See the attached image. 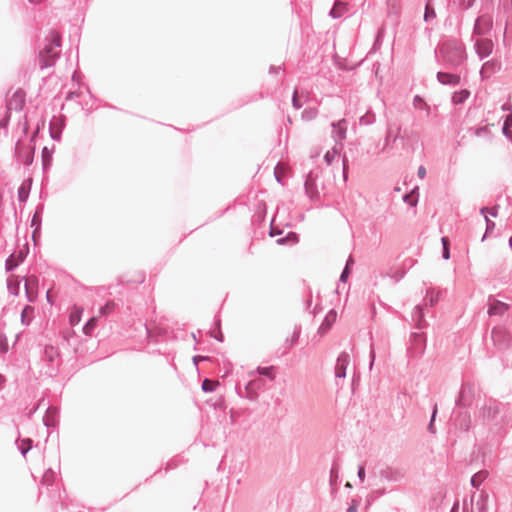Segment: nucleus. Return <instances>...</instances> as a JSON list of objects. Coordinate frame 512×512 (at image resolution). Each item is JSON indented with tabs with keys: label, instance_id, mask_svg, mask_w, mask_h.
I'll use <instances>...</instances> for the list:
<instances>
[{
	"label": "nucleus",
	"instance_id": "44",
	"mask_svg": "<svg viewBox=\"0 0 512 512\" xmlns=\"http://www.w3.org/2000/svg\"><path fill=\"white\" fill-rule=\"evenodd\" d=\"M490 214H491L492 216H494V217H495V216L497 215V211H496V209H495V208H492V209L490 210Z\"/></svg>",
	"mask_w": 512,
	"mask_h": 512
},
{
	"label": "nucleus",
	"instance_id": "28",
	"mask_svg": "<svg viewBox=\"0 0 512 512\" xmlns=\"http://www.w3.org/2000/svg\"><path fill=\"white\" fill-rule=\"evenodd\" d=\"M336 155H337V152L335 150L328 151L324 156V159L327 162V164H330Z\"/></svg>",
	"mask_w": 512,
	"mask_h": 512
},
{
	"label": "nucleus",
	"instance_id": "7",
	"mask_svg": "<svg viewBox=\"0 0 512 512\" xmlns=\"http://www.w3.org/2000/svg\"><path fill=\"white\" fill-rule=\"evenodd\" d=\"M492 27V18L489 15L479 17L475 24V32L477 34H484Z\"/></svg>",
	"mask_w": 512,
	"mask_h": 512
},
{
	"label": "nucleus",
	"instance_id": "34",
	"mask_svg": "<svg viewBox=\"0 0 512 512\" xmlns=\"http://www.w3.org/2000/svg\"><path fill=\"white\" fill-rule=\"evenodd\" d=\"M449 257H450L449 247L443 248V258L447 260V259H449Z\"/></svg>",
	"mask_w": 512,
	"mask_h": 512
},
{
	"label": "nucleus",
	"instance_id": "19",
	"mask_svg": "<svg viewBox=\"0 0 512 512\" xmlns=\"http://www.w3.org/2000/svg\"><path fill=\"white\" fill-rule=\"evenodd\" d=\"M115 308V303L113 301H108L104 306L99 309L100 316H106L110 314Z\"/></svg>",
	"mask_w": 512,
	"mask_h": 512
},
{
	"label": "nucleus",
	"instance_id": "30",
	"mask_svg": "<svg viewBox=\"0 0 512 512\" xmlns=\"http://www.w3.org/2000/svg\"><path fill=\"white\" fill-rule=\"evenodd\" d=\"M486 211H488V209H487V208H483V209L481 210V213H482V214H484L485 219H486V221H487V230H490V229H492V228L495 226V223H494V222H492V221H490V220H488V218H487V216H486V214H485V213H486Z\"/></svg>",
	"mask_w": 512,
	"mask_h": 512
},
{
	"label": "nucleus",
	"instance_id": "35",
	"mask_svg": "<svg viewBox=\"0 0 512 512\" xmlns=\"http://www.w3.org/2000/svg\"><path fill=\"white\" fill-rule=\"evenodd\" d=\"M338 127H339V131L338 132H339L340 137L344 138L345 128L342 127L341 122L338 124Z\"/></svg>",
	"mask_w": 512,
	"mask_h": 512
},
{
	"label": "nucleus",
	"instance_id": "36",
	"mask_svg": "<svg viewBox=\"0 0 512 512\" xmlns=\"http://www.w3.org/2000/svg\"><path fill=\"white\" fill-rule=\"evenodd\" d=\"M347 276H348V265L346 266L345 270L343 271V273L341 275V280L345 281Z\"/></svg>",
	"mask_w": 512,
	"mask_h": 512
},
{
	"label": "nucleus",
	"instance_id": "37",
	"mask_svg": "<svg viewBox=\"0 0 512 512\" xmlns=\"http://www.w3.org/2000/svg\"><path fill=\"white\" fill-rule=\"evenodd\" d=\"M358 476H359V478L362 481L364 480L365 472H364V468L363 467H360L359 472H358Z\"/></svg>",
	"mask_w": 512,
	"mask_h": 512
},
{
	"label": "nucleus",
	"instance_id": "33",
	"mask_svg": "<svg viewBox=\"0 0 512 512\" xmlns=\"http://www.w3.org/2000/svg\"><path fill=\"white\" fill-rule=\"evenodd\" d=\"M425 174H426V170H425V168H424V167H422V166H421V167H419V168H418V176H419L420 178H424Z\"/></svg>",
	"mask_w": 512,
	"mask_h": 512
},
{
	"label": "nucleus",
	"instance_id": "8",
	"mask_svg": "<svg viewBox=\"0 0 512 512\" xmlns=\"http://www.w3.org/2000/svg\"><path fill=\"white\" fill-rule=\"evenodd\" d=\"M509 306L506 303H503L498 300H493L490 303L488 313L490 315H503L507 310Z\"/></svg>",
	"mask_w": 512,
	"mask_h": 512
},
{
	"label": "nucleus",
	"instance_id": "50",
	"mask_svg": "<svg viewBox=\"0 0 512 512\" xmlns=\"http://www.w3.org/2000/svg\"><path fill=\"white\" fill-rule=\"evenodd\" d=\"M270 234H271V236H274V235H275V232H274V229H273V228L271 229Z\"/></svg>",
	"mask_w": 512,
	"mask_h": 512
},
{
	"label": "nucleus",
	"instance_id": "14",
	"mask_svg": "<svg viewBox=\"0 0 512 512\" xmlns=\"http://www.w3.org/2000/svg\"><path fill=\"white\" fill-rule=\"evenodd\" d=\"M83 309L80 307H74L69 316V322L72 326L77 325L81 321Z\"/></svg>",
	"mask_w": 512,
	"mask_h": 512
},
{
	"label": "nucleus",
	"instance_id": "41",
	"mask_svg": "<svg viewBox=\"0 0 512 512\" xmlns=\"http://www.w3.org/2000/svg\"><path fill=\"white\" fill-rule=\"evenodd\" d=\"M46 299L47 301L50 303V304H53V300H52V297H51V294H50V290H48L47 294H46Z\"/></svg>",
	"mask_w": 512,
	"mask_h": 512
},
{
	"label": "nucleus",
	"instance_id": "25",
	"mask_svg": "<svg viewBox=\"0 0 512 512\" xmlns=\"http://www.w3.org/2000/svg\"><path fill=\"white\" fill-rule=\"evenodd\" d=\"M512 127V114L509 115L505 122H504V126H503V133L505 135H509V129Z\"/></svg>",
	"mask_w": 512,
	"mask_h": 512
},
{
	"label": "nucleus",
	"instance_id": "17",
	"mask_svg": "<svg viewBox=\"0 0 512 512\" xmlns=\"http://www.w3.org/2000/svg\"><path fill=\"white\" fill-rule=\"evenodd\" d=\"M469 95L470 93L468 90L457 92L453 95V102L456 104L462 103L469 97Z\"/></svg>",
	"mask_w": 512,
	"mask_h": 512
},
{
	"label": "nucleus",
	"instance_id": "3",
	"mask_svg": "<svg viewBox=\"0 0 512 512\" xmlns=\"http://www.w3.org/2000/svg\"><path fill=\"white\" fill-rule=\"evenodd\" d=\"M38 284V278L35 275L25 278V292L30 302L35 301L38 296Z\"/></svg>",
	"mask_w": 512,
	"mask_h": 512
},
{
	"label": "nucleus",
	"instance_id": "26",
	"mask_svg": "<svg viewBox=\"0 0 512 512\" xmlns=\"http://www.w3.org/2000/svg\"><path fill=\"white\" fill-rule=\"evenodd\" d=\"M435 17V11L433 8H431L429 6V4L426 5V11H425V15H424V18L425 20H429L431 18H434Z\"/></svg>",
	"mask_w": 512,
	"mask_h": 512
},
{
	"label": "nucleus",
	"instance_id": "38",
	"mask_svg": "<svg viewBox=\"0 0 512 512\" xmlns=\"http://www.w3.org/2000/svg\"><path fill=\"white\" fill-rule=\"evenodd\" d=\"M204 359H206V358L202 357V356H195L193 358L195 365H197L199 361L204 360Z\"/></svg>",
	"mask_w": 512,
	"mask_h": 512
},
{
	"label": "nucleus",
	"instance_id": "18",
	"mask_svg": "<svg viewBox=\"0 0 512 512\" xmlns=\"http://www.w3.org/2000/svg\"><path fill=\"white\" fill-rule=\"evenodd\" d=\"M19 281H18V278L17 277H10L9 281H8V287L11 291V293H13L14 295H17L19 293Z\"/></svg>",
	"mask_w": 512,
	"mask_h": 512
},
{
	"label": "nucleus",
	"instance_id": "32",
	"mask_svg": "<svg viewBox=\"0 0 512 512\" xmlns=\"http://www.w3.org/2000/svg\"><path fill=\"white\" fill-rule=\"evenodd\" d=\"M8 351V345L7 343H4V342H0V352L2 353H5Z\"/></svg>",
	"mask_w": 512,
	"mask_h": 512
},
{
	"label": "nucleus",
	"instance_id": "15",
	"mask_svg": "<svg viewBox=\"0 0 512 512\" xmlns=\"http://www.w3.org/2000/svg\"><path fill=\"white\" fill-rule=\"evenodd\" d=\"M346 11V3L336 2L331 10V15L334 18L340 17Z\"/></svg>",
	"mask_w": 512,
	"mask_h": 512
},
{
	"label": "nucleus",
	"instance_id": "13",
	"mask_svg": "<svg viewBox=\"0 0 512 512\" xmlns=\"http://www.w3.org/2000/svg\"><path fill=\"white\" fill-rule=\"evenodd\" d=\"M506 332L503 329L497 328L492 331V338L495 344L502 346L506 339Z\"/></svg>",
	"mask_w": 512,
	"mask_h": 512
},
{
	"label": "nucleus",
	"instance_id": "27",
	"mask_svg": "<svg viewBox=\"0 0 512 512\" xmlns=\"http://www.w3.org/2000/svg\"><path fill=\"white\" fill-rule=\"evenodd\" d=\"M292 104H293V107L296 109H299L302 107V104L299 100L297 91H294L293 98H292Z\"/></svg>",
	"mask_w": 512,
	"mask_h": 512
},
{
	"label": "nucleus",
	"instance_id": "12",
	"mask_svg": "<svg viewBox=\"0 0 512 512\" xmlns=\"http://www.w3.org/2000/svg\"><path fill=\"white\" fill-rule=\"evenodd\" d=\"M438 80L443 84H457L459 83L460 77L454 74L439 72Z\"/></svg>",
	"mask_w": 512,
	"mask_h": 512
},
{
	"label": "nucleus",
	"instance_id": "29",
	"mask_svg": "<svg viewBox=\"0 0 512 512\" xmlns=\"http://www.w3.org/2000/svg\"><path fill=\"white\" fill-rule=\"evenodd\" d=\"M18 195H19V199L21 201H25L26 200V198L28 196V192H27V190H26V188L24 186L19 188Z\"/></svg>",
	"mask_w": 512,
	"mask_h": 512
},
{
	"label": "nucleus",
	"instance_id": "10",
	"mask_svg": "<svg viewBox=\"0 0 512 512\" xmlns=\"http://www.w3.org/2000/svg\"><path fill=\"white\" fill-rule=\"evenodd\" d=\"M24 259V253L20 251L17 255L12 254L6 261V270L10 271L17 267Z\"/></svg>",
	"mask_w": 512,
	"mask_h": 512
},
{
	"label": "nucleus",
	"instance_id": "46",
	"mask_svg": "<svg viewBox=\"0 0 512 512\" xmlns=\"http://www.w3.org/2000/svg\"><path fill=\"white\" fill-rule=\"evenodd\" d=\"M471 482H472V485L476 486L477 480L475 479V476L472 478Z\"/></svg>",
	"mask_w": 512,
	"mask_h": 512
},
{
	"label": "nucleus",
	"instance_id": "49",
	"mask_svg": "<svg viewBox=\"0 0 512 512\" xmlns=\"http://www.w3.org/2000/svg\"><path fill=\"white\" fill-rule=\"evenodd\" d=\"M429 429L431 430V433H434V430H432V422L429 425Z\"/></svg>",
	"mask_w": 512,
	"mask_h": 512
},
{
	"label": "nucleus",
	"instance_id": "9",
	"mask_svg": "<svg viewBox=\"0 0 512 512\" xmlns=\"http://www.w3.org/2000/svg\"><path fill=\"white\" fill-rule=\"evenodd\" d=\"M336 318L337 313L334 310H330L325 316L324 321L320 325L319 332L322 334L326 333L330 329L332 324L336 321Z\"/></svg>",
	"mask_w": 512,
	"mask_h": 512
},
{
	"label": "nucleus",
	"instance_id": "31",
	"mask_svg": "<svg viewBox=\"0 0 512 512\" xmlns=\"http://www.w3.org/2000/svg\"><path fill=\"white\" fill-rule=\"evenodd\" d=\"M343 177L344 180L347 181L348 178V165H347V159L344 158L343 160Z\"/></svg>",
	"mask_w": 512,
	"mask_h": 512
},
{
	"label": "nucleus",
	"instance_id": "39",
	"mask_svg": "<svg viewBox=\"0 0 512 512\" xmlns=\"http://www.w3.org/2000/svg\"><path fill=\"white\" fill-rule=\"evenodd\" d=\"M443 248L449 247V240L446 237L442 238Z\"/></svg>",
	"mask_w": 512,
	"mask_h": 512
},
{
	"label": "nucleus",
	"instance_id": "16",
	"mask_svg": "<svg viewBox=\"0 0 512 512\" xmlns=\"http://www.w3.org/2000/svg\"><path fill=\"white\" fill-rule=\"evenodd\" d=\"M34 312V308L31 306H26L21 314V320L24 324H29L32 318V314Z\"/></svg>",
	"mask_w": 512,
	"mask_h": 512
},
{
	"label": "nucleus",
	"instance_id": "21",
	"mask_svg": "<svg viewBox=\"0 0 512 512\" xmlns=\"http://www.w3.org/2000/svg\"><path fill=\"white\" fill-rule=\"evenodd\" d=\"M218 386V382L217 381H212V380H209V379H205L202 383V389L206 392H211L213 391L216 387Z\"/></svg>",
	"mask_w": 512,
	"mask_h": 512
},
{
	"label": "nucleus",
	"instance_id": "48",
	"mask_svg": "<svg viewBox=\"0 0 512 512\" xmlns=\"http://www.w3.org/2000/svg\"><path fill=\"white\" fill-rule=\"evenodd\" d=\"M457 507H458V504L454 505V507H453V509H452V512H455V511H456V509H457Z\"/></svg>",
	"mask_w": 512,
	"mask_h": 512
},
{
	"label": "nucleus",
	"instance_id": "51",
	"mask_svg": "<svg viewBox=\"0 0 512 512\" xmlns=\"http://www.w3.org/2000/svg\"><path fill=\"white\" fill-rule=\"evenodd\" d=\"M509 244H510V246L512 248V237L509 239Z\"/></svg>",
	"mask_w": 512,
	"mask_h": 512
},
{
	"label": "nucleus",
	"instance_id": "43",
	"mask_svg": "<svg viewBox=\"0 0 512 512\" xmlns=\"http://www.w3.org/2000/svg\"><path fill=\"white\" fill-rule=\"evenodd\" d=\"M296 340H297V334L293 333L290 346H292L296 342Z\"/></svg>",
	"mask_w": 512,
	"mask_h": 512
},
{
	"label": "nucleus",
	"instance_id": "11",
	"mask_svg": "<svg viewBox=\"0 0 512 512\" xmlns=\"http://www.w3.org/2000/svg\"><path fill=\"white\" fill-rule=\"evenodd\" d=\"M22 147L20 145L17 146V152L25 164L29 165L33 160L34 148L31 146L24 147V152L22 155L21 151Z\"/></svg>",
	"mask_w": 512,
	"mask_h": 512
},
{
	"label": "nucleus",
	"instance_id": "42",
	"mask_svg": "<svg viewBox=\"0 0 512 512\" xmlns=\"http://www.w3.org/2000/svg\"><path fill=\"white\" fill-rule=\"evenodd\" d=\"M348 512H357V506L355 504L351 505L348 509Z\"/></svg>",
	"mask_w": 512,
	"mask_h": 512
},
{
	"label": "nucleus",
	"instance_id": "22",
	"mask_svg": "<svg viewBox=\"0 0 512 512\" xmlns=\"http://www.w3.org/2000/svg\"><path fill=\"white\" fill-rule=\"evenodd\" d=\"M286 171L287 169L284 165H277L274 171L276 179L281 181V179L285 176Z\"/></svg>",
	"mask_w": 512,
	"mask_h": 512
},
{
	"label": "nucleus",
	"instance_id": "5",
	"mask_svg": "<svg viewBox=\"0 0 512 512\" xmlns=\"http://www.w3.org/2000/svg\"><path fill=\"white\" fill-rule=\"evenodd\" d=\"M350 363V356L347 353H341L337 359L335 375L338 378L346 376V369Z\"/></svg>",
	"mask_w": 512,
	"mask_h": 512
},
{
	"label": "nucleus",
	"instance_id": "1",
	"mask_svg": "<svg viewBox=\"0 0 512 512\" xmlns=\"http://www.w3.org/2000/svg\"><path fill=\"white\" fill-rule=\"evenodd\" d=\"M60 43V35L52 31L47 38V43L39 53L41 68L50 67L55 63V60L60 54Z\"/></svg>",
	"mask_w": 512,
	"mask_h": 512
},
{
	"label": "nucleus",
	"instance_id": "20",
	"mask_svg": "<svg viewBox=\"0 0 512 512\" xmlns=\"http://www.w3.org/2000/svg\"><path fill=\"white\" fill-rule=\"evenodd\" d=\"M96 323H97V318L92 317L83 327L84 334L90 335L92 333L93 329L95 328Z\"/></svg>",
	"mask_w": 512,
	"mask_h": 512
},
{
	"label": "nucleus",
	"instance_id": "40",
	"mask_svg": "<svg viewBox=\"0 0 512 512\" xmlns=\"http://www.w3.org/2000/svg\"><path fill=\"white\" fill-rule=\"evenodd\" d=\"M5 381V377L2 374H0V390L3 388Z\"/></svg>",
	"mask_w": 512,
	"mask_h": 512
},
{
	"label": "nucleus",
	"instance_id": "2",
	"mask_svg": "<svg viewBox=\"0 0 512 512\" xmlns=\"http://www.w3.org/2000/svg\"><path fill=\"white\" fill-rule=\"evenodd\" d=\"M441 53L446 61L454 65L460 64L464 60L463 45L456 41L446 42L441 48Z\"/></svg>",
	"mask_w": 512,
	"mask_h": 512
},
{
	"label": "nucleus",
	"instance_id": "24",
	"mask_svg": "<svg viewBox=\"0 0 512 512\" xmlns=\"http://www.w3.org/2000/svg\"><path fill=\"white\" fill-rule=\"evenodd\" d=\"M494 66H495V63H493V62L484 63L482 66V69H481V74L484 76H488V74L493 71Z\"/></svg>",
	"mask_w": 512,
	"mask_h": 512
},
{
	"label": "nucleus",
	"instance_id": "47",
	"mask_svg": "<svg viewBox=\"0 0 512 512\" xmlns=\"http://www.w3.org/2000/svg\"><path fill=\"white\" fill-rule=\"evenodd\" d=\"M435 415H436V409H434V411H433V415H432V421L434 420V418H435Z\"/></svg>",
	"mask_w": 512,
	"mask_h": 512
},
{
	"label": "nucleus",
	"instance_id": "4",
	"mask_svg": "<svg viewBox=\"0 0 512 512\" xmlns=\"http://www.w3.org/2000/svg\"><path fill=\"white\" fill-rule=\"evenodd\" d=\"M25 104V93L22 90L15 91L7 102L9 111H20Z\"/></svg>",
	"mask_w": 512,
	"mask_h": 512
},
{
	"label": "nucleus",
	"instance_id": "45",
	"mask_svg": "<svg viewBox=\"0 0 512 512\" xmlns=\"http://www.w3.org/2000/svg\"><path fill=\"white\" fill-rule=\"evenodd\" d=\"M30 2L32 3H35V4H39L41 3L43 0H29Z\"/></svg>",
	"mask_w": 512,
	"mask_h": 512
},
{
	"label": "nucleus",
	"instance_id": "6",
	"mask_svg": "<svg viewBox=\"0 0 512 512\" xmlns=\"http://www.w3.org/2000/svg\"><path fill=\"white\" fill-rule=\"evenodd\" d=\"M475 49L480 57H487L493 50V42L489 39H480L476 42Z\"/></svg>",
	"mask_w": 512,
	"mask_h": 512
},
{
	"label": "nucleus",
	"instance_id": "23",
	"mask_svg": "<svg viewBox=\"0 0 512 512\" xmlns=\"http://www.w3.org/2000/svg\"><path fill=\"white\" fill-rule=\"evenodd\" d=\"M258 372L262 375L268 376L270 379L275 378L274 374V367H264V368H258Z\"/></svg>",
	"mask_w": 512,
	"mask_h": 512
}]
</instances>
